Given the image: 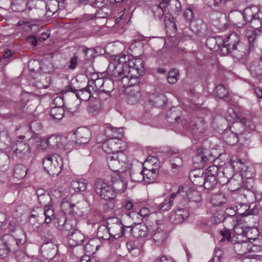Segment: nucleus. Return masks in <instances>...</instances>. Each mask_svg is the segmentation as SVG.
<instances>
[{
	"label": "nucleus",
	"mask_w": 262,
	"mask_h": 262,
	"mask_svg": "<svg viewBox=\"0 0 262 262\" xmlns=\"http://www.w3.org/2000/svg\"><path fill=\"white\" fill-rule=\"evenodd\" d=\"M36 193L40 203H43L46 202V200L49 198L48 193L43 189H38Z\"/></svg>",
	"instance_id": "864d4df0"
},
{
	"label": "nucleus",
	"mask_w": 262,
	"mask_h": 262,
	"mask_svg": "<svg viewBox=\"0 0 262 262\" xmlns=\"http://www.w3.org/2000/svg\"><path fill=\"white\" fill-rule=\"evenodd\" d=\"M141 98L140 89L139 86L133 88L129 90L127 96V103L130 105L137 103Z\"/></svg>",
	"instance_id": "c756f323"
},
{
	"label": "nucleus",
	"mask_w": 262,
	"mask_h": 262,
	"mask_svg": "<svg viewBox=\"0 0 262 262\" xmlns=\"http://www.w3.org/2000/svg\"><path fill=\"white\" fill-rule=\"evenodd\" d=\"M97 236L99 238L107 240L110 238L111 235L107 225H101L98 229Z\"/></svg>",
	"instance_id": "58836bf2"
},
{
	"label": "nucleus",
	"mask_w": 262,
	"mask_h": 262,
	"mask_svg": "<svg viewBox=\"0 0 262 262\" xmlns=\"http://www.w3.org/2000/svg\"><path fill=\"white\" fill-rule=\"evenodd\" d=\"M152 11L155 19H161L164 14L165 15L167 14V13L161 7H160V5L154 7L152 8Z\"/></svg>",
	"instance_id": "3c124183"
},
{
	"label": "nucleus",
	"mask_w": 262,
	"mask_h": 262,
	"mask_svg": "<svg viewBox=\"0 0 262 262\" xmlns=\"http://www.w3.org/2000/svg\"><path fill=\"white\" fill-rule=\"evenodd\" d=\"M27 174V169L25 166L21 164H17L14 168L13 174L14 177L17 179H21L24 178Z\"/></svg>",
	"instance_id": "e433bc0d"
},
{
	"label": "nucleus",
	"mask_w": 262,
	"mask_h": 262,
	"mask_svg": "<svg viewBox=\"0 0 262 262\" xmlns=\"http://www.w3.org/2000/svg\"><path fill=\"white\" fill-rule=\"evenodd\" d=\"M242 178L235 176L231 178L227 182L228 189L231 191H236L242 189Z\"/></svg>",
	"instance_id": "c85d7f7f"
},
{
	"label": "nucleus",
	"mask_w": 262,
	"mask_h": 262,
	"mask_svg": "<svg viewBox=\"0 0 262 262\" xmlns=\"http://www.w3.org/2000/svg\"><path fill=\"white\" fill-rule=\"evenodd\" d=\"M68 244L70 247H76L80 245L84 240V235L79 230L69 233Z\"/></svg>",
	"instance_id": "5701e85b"
},
{
	"label": "nucleus",
	"mask_w": 262,
	"mask_h": 262,
	"mask_svg": "<svg viewBox=\"0 0 262 262\" xmlns=\"http://www.w3.org/2000/svg\"><path fill=\"white\" fill-rule=\"evenodd\" d=\"M193 163L195 166L199 168H203L201 166V162L202 161V154H197L192 158Z\"/></svg>",
	"instance_id": "338daca9"
},
{
	"label": "nucleus",
	"mask_w": 262,
	"mask_h": 262,
	"mask_svg": "<svg viewBox=\"0 0 262 262\" xmlns=\"http://www.w3.org/2000/svg\"><path fill=\"white\" fill-rule=\"evenodd\" d=\"M56 228L67 235L77 230V221L74 218H68L64 215L58 217Z\"/></svg>",
	"instance_id": "9d476101"
},
{
	"label": "nucleus",
	"mask_w": 262,
	"mask_h": 262,
	"mask_svg": "<svg viewBox=\"0 0 262 262\" xmlns=\"http://www.w3.org/2000/svg\"><path fill=\"white\" fill-rule=\"evenodd\" d=\"M172 203L170 199H164L163 201L160 203L157 206V208L161 211H166L170 210L172 206Z\"/></svg>",
	"instance_id": "37998d69"
},
{
	"label": "nucleus",
	"mask_w": 262,
	"mask_h": 262,
	"mask_svg": "<svg viewBox=\"0 0 262 262\" xmlns=\"http://www.w3.org/2000/svg\"><path fill=\"white\" fill-rule=\"evenodd\" d=\"M156 262H175L173 259L170 256L162 255L158 257Z\"/></svg>",
	"instance_id": "774afa93"
},
{
	"label": "nucleus",
	"mask_w": 262,
	"mask_h": 262,
	"mask_svg": "<svg viewBox=\"0 0 262 262\" xmlns=\"http://www.w3.org/2000/svg\"><path fill=\"white\" fill-rule=\"evenodd\" d=\"M189 216V212L187 209L180 208L171 213L170 220L174 224L182 223Z\"/></svg>",
	"instance_id": "a211bd4d"
},
{
	"label": "nucleus",
	"mask_w": 262,
	"mask_h": 262,
	"mask_svg": "<svg viewBox=\"0 0 262 262\" xmlns=\"http://www.w3.org/2000/svg\"><path fill=\"white\" fill-rule=\"evenodd\" d=\"M246 120L244 119L240 122H233L230 127V129L234 132H236L238 130H242L241 134L245 130Z\"/></svg>",
	"instance_id": "de8ad7c7"
},
{
	"label": "nucleus",
	"mask_w": 262,
	"mask_h": 262,
	"mask_svg": "<svg viewBox=\"0 0 262 262\" xmlns=\"http://www.w3.org/2000/svg\"><path fill=\"white\" fill-rule=\"evenodd\" d=\"M220 233L221 235L222 236V238L220 240L221 242H225L226 240L228 242H230L231 237V233L229 230H225L224 231H221Z\"/></svg>",
	"instance_id": "69168bd1"
},
{
	"label": "nucleus",
	"mask_w": 262,
	"mask_h": 262,
	"mask_svg": "<svg viewBox=\"0 0 262 262\" xmlns=\"http://www.w3.org/2000/svg\"><path fill=\"white\" fill-rule=\"evenodd\" d=\"M112 14V9L107 6H103L95 14V17L105 18L110 16Z\"/></svg>",
	"instance_id": "f704fd0d"
},
{
	"label": "nucleus",
	"mask_w": 262,
	"mask_h": 262,
	"mask_svg": "<svg viewBox=\"0 0 262 262\" xmlns=\"http://www.w3.org/2000/svg\"><path fill=\"white\" fill-rule=\"evenodd\" d=\"M114 83L113 80L105 78L104 84L102 85L101 91L105 93H110L114 90Z\"/></svg>",
	"instance_id": "a18cd8bd"
},
{
	"label": "nucleus",
	"mask_w": 262,
	"mask_h": 262,
	"mask_svg": "<svg viewBox=\"0 0 262 262\" xmlns=\"http://www.w3.org/2000/svg\"><path fill=\"white\" fill-rule=\"evenodd\" d=\"M240 38L237 33L233 32L230 34L223 40V45L221 48V53L223 55H226L229 53L237 49V47L241 46L239 43Z\"/></svg>",
	"instance_id": "1a4fd4ad"
},
{
	"label": "nucleus",
	"mask_w": 262,
	"mask_h": 262,
	"mask_svg": "<svg viewBox=\"0 0 262 262\" xmlns=\"http://www.w3.org/2000/svg\"><path fill=\"white\" fill-rule=\"evenodd\" d=\"M94 189L96 193L102 199L111 200L114 199L116 196V192L112 186L102 180L96 181Z\"/></svg>",
	"instance_id": "0eeeda50"
},
{
	"label": "nucleus",
	"mask_w": 262,
	"mask_h": 262,
	"mask_svg": "<svg viewBox=\"0 0 262 262\" xmlns=\"http://www.w3.org/2000/svg\"><path fill=\"white\" fill-rule=\"evenodd\" d=\"M121 144L122 141L120 140L109 139L102 143V148L105 152L113 155L114 153L121 152L120 151Z\"/></svg>",
	"instance_id": "4468645a"
},
{
	"label": "nucleus",
	"mask_w": 262,
	"mask_h": 262,
	"mask_svg": "<svg viewBox=\"0 0 262 262\" xmlns=\"http://www.w3.org/2000/svg\"><path fill=\"white\" fill-rule=\"evenodd\" d=\"M42 255L48 259H53L57 253V247L52 242H47L41 247Z\"/></svg>",
	"instance_id": "412c9836"
},
{
	"label": "nucleus",
	"mask_w": 262,
	"mask_h": 262,
	"mask_svg": "<svg viewBox=\"0 0 262 262\" xmlns=\"http://www.w3.org/2000/svg\"><path fill=\"white\" fill-rule=\"evenodd\" d=\"M111 182L116 193L124 192L127 185L126 180L118 173L112 175Z\"/></svg>",
	"instance_id": "2eb2a0df"
},
{
	"label": "nucleus",
	"mask_w": 262,
	"mask_h": 262,
	"mask_svg": "<svg viewBox=\"0 0 262 262\" xmlns=\"http://www.w3.org/2000/svg\"><path fill=\"white\" fill-rule=\"evenodd\" d=\"M67 141V138L61 136L53 135L48 137V144L53 148L66 149Z\"/></svg>",
	"instance_id": "dca6fc26"
},
{
	"label": "nucleus",
	"mask_w": 262,
	"mask_h": 262,
	"mask_svg": "<svg viewBox=\"0 0 262 262\" xmlns=\"http://www.w3.org/2000/svg\"><path fill=\"white\" fill-rule=\"evenodd\" d=\"M214 93L219 98H226L228 92L223 85H220L216 87Z\"/></svg>",
	"instance_id": "c03bdc74"
},
{
	"label": "nucleus",
	"mask_w": 262,
	"mask_h": 262,
	"mask_svg": "<svg viewBox=\"0 0 262 262\" xmlns=\"http://www.w3.org/2000/svg\"><path fill=\"white\" fill-rule=\"evenodd\" d=\"M142 172L144 177V181L147 184H150L154 183L158 178L159 170L155 168L148 169L143 167Z\"/></svg>",
	"instance_id": "bb28decb"
},
{
	"label": "nucleus",
	"mask_w": 262,
	"mask_h": 262,
	"mask_svg": "<svg viewBox=\"0 0 262 262\" xmlns=\"http://www.w3.org/2000/svg\"><path fill=\"white\" fill-rule=\"evenodd\" d=\"M179 72L176 69H172L170 70L167 76V80L169 83H175L179 78Z\"/></svg>",
	"instance_id": "8fccbe9b"
},
{
	"label": "nucleus",
	"mask_w": 262,
	"mask_h": 262,
	"mask_svg": "<svg viewBox=\"0 0 262 262\" xmlns=\"http://www.w3.org/2000/svg\"><path fill=\"white\" fill-rule=\"evenodd\" d=\"M164 216L161 212H154L148 216V224L150 227V235L155 244L161 246L165 241L167 234L163 231Z\"/></svg>",
	"instance_id": "7ed1b4c3"
},
{
	"label": "nucleus",
	"mask_w": 262,
	"mask_h": 262,
	"mask_svg": "<svg viewBox=\"0 0 262 262\" xmlns=\"http://www.w3.org/2000/svg\"><path fill=\"white\" fill-rule=\"evenodd\" d=\"M242 130H238L236 132L233 131H226L224 134V138L226 143L229 145H234L238 141L237 135L241 134Z\"/></svg>",
	"instance_id": "7c9ffc66"
},
{
	"label": "nucleus",
	"mask_w": 262,
	"mask_h": 262,
	"mask_svg": "<svg viewBox=\"0 0 262 262\" xmlns=\"http://www.w3.org/2000/svg\"><path fill=\"white\" fill-rule=\"evenodd\" d=\"M105 136L110 139L120 140L123 136V128L121 127H114L111 125L107 124L104 129Z\"/></svg>",
	"instance_id": "393cba45"
},
{
	"label": "nucleus",
	"mask_w": 262,
	"mask_h": 262,
	"mask_svg": "<svg viewBox=\"0 0 262 262\" xmlns=\"http://www.w3.org/2000/svg\"><path fill=\"white\" fill-rule=\"evenodd\" d=\"M13 150L17 157L20 159L29 157L30 147L27 143L17 141L13 147Z\"/></svg>",
	"instance_id": "aec40b11"
},
{
	"label": "nucleus",
	"mask_w": 262,
	"mask_h": 262,
	"mask_svg": "<svg viewBox=\"0 0 262 262\" xmlns=\"http://www.w3.org/2000/svg\"><path fill=\"white\" fill-rule=\"evenodd\" d=\"M217 184L216 178L205 176L204 187L206 189H212Z\"/></svg>",
	"instance_id": "ea45409f"
},
{
	"label": "nucleus",
	"mask_w": 262,
	"mask_h": 262,
	"mask_svg": "<svg viewBox=\"0 0 262 262\" xmlns=\"http://www.w3.org/2000/svg\"><path fill=\"white\" fill-rule=\"evenodd\" d=\"M243 17L246 22L253 24L250 28L246 30L245 33L246 37L248 38L249 50L252 51L255 47L257 37L261 33L258 27V25L256 24H258L262 17V12L259 11V8L256 6L247 7L244 10Z\"/></svg>",
	"instance_id": "f257e3e1"
},
{
	"label": "nucleus",
	"mask_w": 262,
	"mask_h": 262,
	"mask_svg": "<svg viewBox=\"0 0 262 262\" xmlns=\"http://www.w3.org/2000/svg\"><path fill=\"white\" fill-rule=\"evenodd\" d=\"M219 167L215 165L209 166L204 172L205 176H212L216 178L219 170Z\"/></svg>",
	"instance_id": "603ef678"
},
{
	"label": "nucleus",
	"mask_w": 262,
	"mask_h": 262,
	"mask_svg": "<svg viewBox=\"0 0 262 262\" xmlns=\"http://www.w3.org/2000/svg\"><path fill=\"white\" fill-rule=\"evenodd\" d=\"M167 154L170 158L172 168L176 169L182 166V160L177 149H170Z\"/></svg>",
	"instance_id": "cd10ccee"
},
{
	"label": "nucleus",
	"mask_w": 262,
	"mask_h": 262,
	"mask_svg": "<svg viewBox=\"0 0 262 262\" xmlns=\"http://www.w3.org/2000/svg\"><path fill=\"white\" fill-rule=\"evenodd\" d=\"M141 64L134 66L130 68L127 74L122 78V84L124 88H129L133 86L134 88L138 86L140 83V76L144 73V62L141 59Z\"/></svg>",
	"instance_id": "39448f33"
},
{
	"label": "nucleus",
	"mask_w": 262,
	"mask_h": 262,
	"mask_svg": "<svg viewBox=\"0 0 262 262\" xmlns=\"http://www.w3.org/2000/svg\"><path fill=\"white\" fill-rule=\"evenodd\" d=\"M42 165L49 174L58 176L63 166L62 159L60 156L56 154L47 155L43 159Z\"/></svg>",
	"instance_id": "423d86ee"
},
{
	"label": "nucleus",
	"mask_w": 262,
	"mask_h": 262,
	"mask_svg": "<svg viewBox=\"0 0 262 262\" xmlns=\"http://www.w3.org/2000/svg\"><path fill=\"white\" fill-rule=\"evenodd\" d=\"M180 194L183 198L189 201L200 202L201 200V195L199 191L193 188L186 187L179 188Z\"/></svg>",
	"instance_id": "ddd939ff"
},
{
	"label": "nucleus",
	"mask_w": 262,
	"mask_h": 262,
	"mask_svg": "<svg viewBox=\"0 0 262 262\" xmlns=\"http://www.w3.org/2000/svg\"><path fill=\"white\" fill-rule=\"evenodd\" d=\"M217 41L215 38L210 37L207 39L206 45L211 51H221L222 45H217Z\"/></svg>",
	"instance_id": "a19ab883"
},
{
	"label": "nucleus",
	"mask_w": 262,
	"mask_h": 262,
	"mask_svg": "<svg viewBox=\"0 0 262 262\" xmlns=\"http://www.w3.org/2000/svg\"><path fill=\"white\" fill-rule=\"evenodd\" d=\"M198 171H194L192 173L193 174V178H192V183L197 186H204V181H205V174L204 172H202L201 173Z\"/></svg>",
	"instance_id": "c9c22d12"
},
{
	"label": "nucleus",
	"mask_w": 262,
	"mask_h": 262,
	"mask_svg": "<svg viewBox=\"0 0 262 262\" xmlns=\"http://www.w3.org/2000/svg\"><path fill=\"white\" fill-rule=\"evenodd\" d=\"M168 2L170 3V6L169 8V14L179 11L181 7V4L179 0H169Z\"/></svg>",
	"instance_id": "4d7b16f0"
},
{
	"label": "nucleus",
	"mask_w": 262,
	"mask_h": 262,
	"mask_svg": "<svg viewBox=\"0 0 262 262\" xmlns=\"http://www.w3.org/2000/svg\"><path fill=\"white\" fill-rule=\"evenodd\" d=\"M203 26H204L201 21L193 22L191 24V26L193 28L192 30L196 34H199L202 32Z\"/></svg>",
	"instance_id": "052dcab7"
},
{
	"label": "nucleus",
	"mask_w": 262,
	"mask_h": 262,
	"mask_svg": "<svg viewBox=\"0 0 262 262\" xmlns=\"http://www.w3.org/2000/svg\"><path fill=\"white\" fill-rule=\"evenodd\" d=\"M30 127L33 132L39 131L41 129V124L37 121H32L30 123Z\"/></svg>",
	"instance_id": "0e129e2a"
},
{
	"label": "nucleus",
	"mask_w": 262,
	"mask_h": 262,
	"mask_svg": "<svg viewBox=\"0 0 262 262\" xmlns=\"http://www.w3.org/2000/svg\"><path fill=\"white\" fill-rule=\"evenodd\" d=\"M28 3V0H13L12 4V9L14 11L23 12Z\"/></svg>",
	"instance_id": "4c0bfd02"
},
{
	"label": "nucleus",
	"mask_w": 262,
	"mask_h": 262,
	"mask_svg": "<svg viewBox=\"0 0 262 262\" xmlns=\"http://www.w3.org/2000/svg\"><path fill=\"white\" fill-rule=\"evenodd\" d=\"M141 63V59H133L129 64L125 63L124 66L118 64L116 61H113L110 63L107 72L112 79L122 82V78L127 74L130 68L136 66V64L139 65Z\"/></svg>",
	"instance_id": "20e7f679"
},
{
	"label": "nucleus",
	"mask_w": 262,
	"mask_h": 262,
	"mask_svg": "<svg viewBox=\"0 0 262 262\" xmlns=\"http://www.w3.org/2000/svg\"><path fill=\"white\" fill-rule=\"evenodd\" d=\"M251 70L257 75H262V62L260 61L253 62L251 66Z\"/></svg>",
	"instance_id": "13d9d810"
},
{
	"label": "nucleus",
	"mask_w": 262,
	"mask_h": 262,
	"mask_svg": "<svg viewBox=\"0 0 262 262\" xmlns=\"http://www.w3.org/2000/svg\"><path fill=\"white\" fill-rule=\"evenodd\" d=\"M75 143L77 144L88 143L91 137V133L90 129L86 127L78 128L75 133Z\"/></svg>",
	"instance_id": "6ab92c4d"
},
{
	"label": "nucleus",
	"mask_w": 262,
	"mask_h": 262,
	"mask_svg": "<svg viewBox=\"0 0 262 262\" xmlns=\"http://www.w3.org/2000/svg\"><path fill=\"white\" fill-rule=\"evenodd\" d=\"M104 80L105 78H99L98 75L96 74L92 75L91 83L95 84V86L98 91H101Z\"/></svg>",
	"instance_id": "79ce46f5"
},
{
	"label": "nucleus",
	"mask_w": 262,
	"mask_h": 262,
	"mask_svg": "<svg viewBox=\"0 0 262 262\" xmlns=\"http://www.w3.org/2000/svg\"><path fill=\"white\" fill-rule=\"evenodd\" d=\"M55 104H59V106L51 108L50 114L52 118L55 120H61L64 115V110L62 107L64 105L63 99L61 97H57L54 100Z\"/></svg>",
	"instance_id": "f3484780"
},
{
	"label": "nucleus",
	"mask_w": 262,
	"mask_h": 262,
	"mask_svg": "<svg viewBox=\"0 0 262 262\" xmlns=\"http://www.w3.org/2000/svg\"><path fill=\"white\" fill-rule=\"evenodd\" d=\"M111 237L118 239L124 235L126 229L130 228V226H124L121 222L117 217H110L106 222Z\"/></svg>",
	"instance_id": "6e6552de"
},
{
	"label": "nucleus",
	"mask_w": 262,
	"mask_h": 262,
	"mask_svg": "<svg viewBox=\"0 0 262 262\" xmlns=\"http://www.w3.org/2000/svg\"><path fill=\"white\" fill-rule=\"evenodd\" d=\"M247 243L244 241L242 243H236L234 245V249L236 253L243 254L246 253V247Z\"/></svg>",
	"instance_id": "5fc2aeb1"
},
{
	"label": "nucleus",
	"mask_w": 262,
	"mask_h": 262,
	"mask_svg": "<svg viewBox=\"0 0 262 262\" xmlns=\"http://www.w3.org/2000/svg\"><path fill=\"white\" fill-rule=\"evenodd\" d=\"M64 8V2L61 0H50L46 5L47 10L46 15L51 16L59 9H63Z\"/></svg>",
	"instance_id": "4be33fe9"
},
{
	"label": "nucleus",
	"mask_w": 262,
	"mask_h": 262,
	"mask_svg": "<svg viewBox=\"0 0 262 262\" xmlns=\"http://www.w3.org/2000/svg\"><path fill=\"white\" fill-rule=\"evenodd\" d=\"M130 177L133 181L135 182H141L144 181V177L142 170L137 172H132L130 173Z\"/></svg>",
	"instance_id": "bf43d9fd"
},
{
	"label": "nucleus",
	"mask_w": 262,
	"mask_h": 262,
	"mask_svg": "<svg viewBox=\"0 0 262 262\" xmlns=\"http://www.w3.org/2000/svg\"><path fill=\"white\" fill-rule=\"evenodd\" d=\"M226 198L224 194L215 195L212 199V203L214 206H222L226 203Z\"/></svg>",
	"instance_id": "09e8293b"
},
{
	"label": "nucleus",
	"mask_w": 262,
	"mask_h": 262,
	"mask_svg": "<svg viewBox=\"0 0 262 262\" xmlns=\"http://www.w3.org/2000/svg\"><path fill=\"white\" fill-rule=\"evenodd\" d=\"M164 24L167 33H176L177 27L174 18L170 14H165Z\"/></svg>",
	"instance_id": "2f4dec72"
},
{
	"label": "nucleus",
	"mask_w": 262,
	"mask_h": 262,
	"mask_svg": "<svg viewBox=\"0 0 262 262\" xmlns=\"http://www.w3.org/2000/svg\"><path fill=\"white\" fill-rule=\"evenodd\" d=\"M126 160V156L122 152L114 153L113 155H109L106 157L107 165L113 171H118Z\"/></svg>",
	"instance_id": "9b49d317"
},
{
	"label": "nucleus",
	"mask_w": 262,
	"mask_h": 262,
	"mask_svg": "<svg viewBox=\"0 0 262 262\" xmlns=\"http://www.w3.org/2000/svg\"><path fill=\"white\" fill-rule=\"evenodd\" d=\"M249 209L248 205L243 204L237 209V211L242 216H247L252 214L251 210H249Z\"/></svg>",
	"instance_id": "6e6d98bb"
},
{
	"label": "nucleus",
	"mask_w": 262,
	"mask_h": 262,
	"mask_svg": "<svg viewBox=\"0 0 262 262\" xmlns=\"http://www.w3.org/2000/svg\"><path fill=\"white\" fill-rule=\"evenodd\" d=\"M101 245V242L99 238H92L85 245L84 250L88 254L93 255L100 249Z\"/></svg>",
	"instance_id": "a878e982"
},
{
	"label": "nucleus",
	"mask_w": 262,
	"mask_h": 262,
	"mask_svg": "<svg viewBox=\"0 0 262 262\" xmlns=\"http://www.w3.org/2000/svg\"><path fill=\"white\" fill-rule=\"evenodd\" d=\"M92 95L89 91L84 88L78 91L76 93V97L82 101H87L91 98Z\"/></svg>",
	"instance_id": "49530a36"
},
{
	"label": "nucleus",
	"mask_w": 262,
	"mask_h": 262,
	"mask_svg": "<svg viewBox=\"0 0 262 262\" xmlns=\"http://www.w3.org/2000/svg\"><path fill=\"white\" fill-rule=\"evenodd\" d=\"M87 183L84 179L73 180L71 182V187L76 192L83 191L86 188Z\"/></svg>",
	"instance_id": "72a5a7b5"
},
{
	"label": "nucleus",
	"mask_w": 262,
	"mask_h": 262,
	"mask_svg": "<svg viewBox=\"0 0 262 262\" xmlns=\"http://www.w3.org/2000/svg\"><path fill=\"white\" fill-rule=\"evenodd\" d=\"M15 235L7 234L0 238V258H3L14 253L19 246L25 242V233L23 230L18 228L16 230Z\"/></svg>",
	"instance_id": "f03ea898"
},
{
	"label": "nucleus",
	"mask_w": 262,
	"mask_h": 262,
	"mask_svg": "<svg viewBox=\"0 0 262 262\" xmlns=\"http://www.w3.org/2000/svg\"><path fill=\"white\" fill-rule=\"evenodd\" d=\"M126 60H128V56L125 55H122L121 56H119L118 57L116 58L114 61H116L118 64H121L124 66L125 63L129 64L130 62L133 59L129 60L128 61H127Z\"/></svg>",
	"instance_id": "e2e57ef3"
},
{
	"label": "nucleus",
	"mask_w": 262,
	"mask_h": 262,
	"mask_svg": "<svg viewBox=\"0 0 262 262\" xmlns=\"http://www.w3.org/2000/svg\"><path fill=\"white\" fill-rule=\"evenodd\" d=\"M78 56L75 53L74 54L73 57L70 60L68 68L71 70L75 69L78 66Z\"/></svg>",
	"instance_id": "680f3d73"
},
{
	"label": "nucleus",
	"mask_w": 262,
	"mask_h": 262,
	"mask_svg": "<svg viewBox=\"0 0 262 262\" xmlns=\"http://www.w3.org/2000/svg\"><path fill=\"white\" fill-rule=\"evenodd\" d=\"M233 229L236 234L245 236L249 240L256 239V237H252L250 236V231L252 232L253 230L255 231V236H257L258 232V230L256 228L246 226L245 223H243L241 220L237 221L236 223L234 225Z\"/></svg>",
	"instance_id": "f8f14e48"
},
{
	"label": "nucleus",
	"mask_w": 262,
	"mask_h": 262,
	"mask_svg": "<svg viewBox=\"0 0 262 262\" xmlns=\"http://www.w3.org/2000/svg\"><path fill=\"white\" fill-rule=\"evenodd\" d=\"M150 228L142 224H138L133 227L130 229L132 234L136 238H140L146 236L150 232Z\"/></svg>",
	"instance_id": "b1692460"
},
{
	"label": "nucleus",
	"mask_w": 262,
	"mask_h": 262,
	"mask_svg": "<svg viewBox=\"0 0 262 262\" xmlns=\"http://www.w3.org/2000/svg\"><path fill=\"white\" fill-rule=\"evenodd\" d=\"M43 214L45 216V223L50 224L55 219L54 208L52 205H46L44 207Z\"/></svg>",
	"instance_id": "473e14b6"
}]
</instances>
